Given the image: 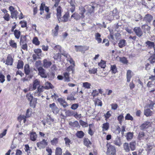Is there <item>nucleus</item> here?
<instances>
[{"label":"nucleus","mask_w":155,"mask_h":155,"mask_svg":"<svg viewBox=\"0 0 155 155\" xmlns=\"http://www.w3.org/2000/svg\"><path fill=\"white\" fill-rule=\"evenodd\" d=\"M26 97L29 101L30 106L33 108L35 107L36 104L37 103V98H34L32 94L29 93L27 94Z\"/></svg>","instance_id":"obj_1"},{"label":"nucleus","mask_w":155,"mask_h":155,"mask_svg":"<svg viewBox=\"0 0 155 155\" xmlns=\"http://www.w3.org/2000/svg\"><path fill=\"white\" fill-rule=\"evenodd\" d=\"M106 145L107 148L106 152L107 155H112L116 153V149L114 146L108 144Z\"/></svg>","instance_id":"obj_2"},{"label":"nucleus","mask_w":155,"mask_h":155,"mask_svg":"<svg viewBox=\"0 0 155 155\" xmlns=\"http://www.w3.org/2000/svg\"><path fill=\"white\" fill-rule=\"evenodd\" d=\"M37 147L40 149H43L45 147L48 145V142L47 140L43 139L42 141L37 143Z\"/></svg>","instance_id":"obj_3"},{"label":"nucleus","mask_w":155,"mask_h":155,"mask_svg":"<svg viewBox=\"0 0 155 155\" xmlns=\"http://www.w3.org/2000/svg\"><path fill=\"white\" fill-rule=\"evenodd\" d=\"M74 47L76 52L80 51L84 53L85 51L88 50L89 48V47L87 46L75 45Z\"/></svg>","instance_id":"obj_4"},{"label":"nucleus","mask_w":155,"mask_h":155,"mask_svg":"<svg viewBox=\"0 0 155 155\" xmlns=\"http://www.w3.org/2000/svg\"><path fill=\"white\" fill-rule=\"evenodd\" d=\"M149 81L147 84V86L148 88L152 87L155 84V75L154 76L151 75L149 78Z\"/></svg>","instance_id":"obj_5"},{"label":"nucleus","mask_w":155,"mask_h":155,"mask_svg":"<svg viewBox=\"0 0 155 155\" xmlns=\"http://www.w3.org/2000/svg\"><path fill=\"white\" fill-rule=\"evenodd\" d=\"M85 7L87 11L86 15H88V16L91 15V13L94 12V9L95 8L94 6L89 5H86Z\"/></svg>","instance_id":"obj_6"},{"label":"nucleus","mask_w":155,"mask_h":155,"mask_svg":"<svg viewBox=\"0 0 155 155\" xmlns=\"http://www.w3.org/2000/svg\"><path fill=\"white\" fill-rule=\"evenodd\" d=\"M49 107L54 114H57L58 113L59 109L56 106L54 103L50 104Z\"/></svg>","instance_id":"obj_7"},{"label":"nucleus","mask_w":155,"mask_h":155,"mask_svg":"<svg viewBox=\"0 0 155 155\" xmlns=\"http://www.w3.org/2000/svg\"><path fill=\"white\" fill-rule=\"evenodd\" d=\"M38 74L40 75L42 78H46L47 77V75L45 72V70L42 67H40L38 68Z\"/></svg>","instance_id":"obj_8"},{"label":"nucleus","mask_w":155,"mask_h":155,"mask_svg":"<svg viewBox=\"0 0 155 155\" xmlns=\"http://www.w3.org/2000/svg\"><path fill=\"white\" fill-rule=\"evenodd\" d=\"M69 15L68 13H65L63 16L61 17L58 18V20L59 22H66L68 20Z\"/></svg>","instance_id":"obj_9"},{"label":"nucleus","mask_w":155,"mask_h":155,"mask_svg":"<svg viewBox=\"0 0 155 155\" xmlns=\"http://www.w3.org/2000/svg\"><path fill=\"white\" fill-rule=\"evenodd\" d=\"M51 64V62L47 59H45L43 61V66L45 68L50 67Z\"/></svg>","instance_id":"obj_10"},{"label":"nucleus","mask_w":155,"mask_h":155,"mask_svg":"<svg viewBox=\"0 0 155 155\" xmlns=\"http://www.w3.org/2000/svg\"><path fill=\"white\" fill-rule=\"evenodd\" d=\"M151 126V124L150 122L147 121L143 124L140 127V129L141 130H143L145 129L148 128Z\"/></svg>","instance_id":"obj_11"},{"label":"nucleus","mask_w":155,"mask_h":155,"mask_svg":"<svg viewBox=\"0 0 155 155\" xmlns=\"http://www.w3.org/2000/svg\"><path fill=\"white\" fill-rule=\"evenodd\" d=\"M144 114L147 117L151 116L153 114V112L150 109L148 108L145 107V109L144 110Z\"/></svg>","instance_id":"obj_12"},{"label":"nucleus","mask_w":155,"mask_h":155,"mask_svg":"<svg viewBox=\"0 0 155 155\" xmlns=\"http://www.w3.org/2000/svg\"><path fill=\"white\" fill-rule=\"evenodd\" d=\"M153 17L150 14H147L145 15L143 20L147 23H150L153 20Z\"/></svg>","instance_id":"obj_13"},{"label":"nucleus","mask_w":155,"mask_h":155,"mask_svg":"<svg viewBox=\"0 0 155 155\" xmlns=\"http://www.w3.org/2000/svg\"><path fill=\"white\" fill-rule=\"evenodd\" d=\"M51 46L56 51L60 53L61 52V46L58 45H56L52 43L51 44Z\"/></svg>","instance_id":"obj_14"},{"label":"nucleus","mask_w":155,"mask_h":155,"mask_svg":"<svg viewBox=\"0 0 155 155\" xmlns=\"http://www.w3.org/2000/svg\"><path fill=\"white\" fill-rule=\"evenodd\" d=\"M134 30L136 35L138 37H140L142 35L143 32L140 27H135L134 28Z\"/></svg>","instance_id":"obj_15"},{"label":"nucleus","mask_w":155,"mask_h":155,"mask_svg":"<svg viewBox=\"0 0 155 155\" xmlns=\"http://www.w3.org/2000/svg\"><path fill=\"white\" fill-rule=\"evenodd\" d=\"M58 101L60 103V104L64 108L68 106V104L65 101L61 98H59L58 99Z\"/></svg>","instance_id":"obj_16"},{"label":"nucleus","mask_w":155,"mask_h":155,"mask_svg":"<svg viewBox=\"0 0 155 155\" xmlns=\"http://www.w3.org/2000/svg\"><path fill=\"white\" fill-rule=\"evenodd\" d=\"M40 84V82L37 80L35 79L33 82V87L31 89V91H34L36 89L37 87Z\"/></svg>","instance_id":"obj_17"},{"label":"nucleus","mask_w":155,"mask_h":155,"mask_svg":"<svg viewBox=\"0 0 155 155\" xmlns=\"http://www.w3.org/2000/svg\"><path fill=\"white\" fill-rule=\"evenodd\" d=\"M137 138L140 140H143L144 139L147 140L148 139V137L145 136L144 133L143 132H139L137 137Z\"/></svg>","instance_id":"obj_18"},{"label":"nucleus","mask_w":155,"mask_h":155,"mask_svg":"<svg viewBox=\"0 0 155 155\" xmlns=\"http://www.w3.org/2000/svg\"><path fill=\"white\" fill-rule=\"evenodd\" d=\"M13 63V59L9 54L7 57L6 61L5 64L8 65H12Z\"/></svg>","instance_id":"obj_19"},{"label":"nucleus","mask_w":155,"mask_h":155,"mask_svg":"<svg viewBox=\"0 0 155 155\" xmlns=\"http://www.w3.org/2000/svg\"><path fill=\"white\" fill-rule=\"evenodd\" d=\"M146 46L148 48H153L155 46V43L154 42H151V41H147L145 42Z\"/></svg>","instance_id":"obj_20"},{"label":"nucleus","mask_w":155,"mask_h":155,"mask_svg":"<svg viewBox=\"0 0 155 155\" xmlns=\"http://www.w3.org/2000/svg\"><path fill=\"white\" fill-rule=\"evenodd\" d=\"M126 41L124 39L120 40L118 43V46L120 48H122L126 46Z\"/></svg>","instance_id":"obj_21"},{"label":"nucleus","mask_w":155,"mask_h":155,"mask_svg":"<svg viewBox=\"0 0 155 155\" xmlns=\"http://www.w3.org/2000/svg\"><path fill=\"white\" fill-rule=\"evenodd\" d=\"M69 124L70 126L73 127H77L79 126L78 122L77 121L74 122L69 121Z\"/></svg>","instance_id":"obj_22"},{"label":"nucleus","mask_w":155,"mask_h":155,"mask_svg":"<svg viewBox=\"0 0 155 155\" xmlns=\"http://www.w3.org/2000/svg\"><path fill=\"white\" fill-rule=\"evenodd\" d=\"M37 135L35 132H32L30 133V138L32 141H35L37 139Z\"/></svg>","instance_id":"obj_23"},{"label":"nucleus","mask_w":155,"mask_h":155,"mask_svg":"<svg viewBox=\"0 0 155 155\" xmlns=\"http://www.w3.org/2000/svg\"><path fill=\"white\" fill-rule=\"evenodd\" d=\"M44 88L45 89H52L54 87L51 84L48 82H46L44 86Z\"/></svg>","instance_id":"obj_24"},{"label":"nucleus","mask_w":155,"mask_h":155,"mask_svg":"<svg viewBox=\"0 0 155 155\" xmlns=\"http://www.w3.org/2000/svg\"><path fill=\"white\" fill-rule=\"evenodd\" d=\"M101 35L99 33H95V38L98 43H101L102 41V39L101 38Z\"/></svg>","instance_id":"obj_25"},{"label":"nucleus","mask_w":155,"mask_h":155,"mask_svg":"<svg viewBox=\"0 0 155 155\" xmlns=\"http://www.w3.org/2000/svg\"><path fill=\"white\" fill-rule=\"evenodd\" d=\"M79 10L80 11L79 13L81 15V18H84V14L85 12V8L82 6H81L79 7Z\"/></svg>","instance_id":"obj_26"},{"label":"nucleus","mask_w":155,"mask_h":155,"mask_svg":"<svg viewBox=\"0 0 155 155\" xmlns=\"http://www.w3.org/2000/svg\"><path fill=\"white\" fill-rule=\"evenodd\" d=\"M65 114L66 117H71L74 115L75 112L71 110H65Z\"/></svg>","instance_id":"obj_27"},{"label":"nucleus","mask_w":155,"mask_h":155,"mask_svg":"<svg viewBox=\"0 0 155 155\" xmlns=\"http://www.w3.org/2000/svg\"><path fill=\"white\" fill-rule=\"evenodd\" d=\"M57 16V18H60L61 16V8L60 6H58L56 9Z\"/></svg>","instance_id":"obj_28"},{"label":"nucleus","mask_w":155,"mask_h":155,"mask_svg":"<svg viewBox=\"0 0 155 155\" xmlns=\"http://www.w3.org/2000/svg\"><path fill=\"white\" fill-rule=\"evenodd\" d=\"M131 71L130 70H128L127 72V81L129 82L130 81V78L132 77L131 75Z\"/></svg>","instance_id":"obj_29"},{"label":"nucleus","mask_w":155,"mask_h":155,"mask_svg":"<svg viewBox=\"0 0 155 155\" xmlns=\"http://www.w3.org/2000/svg\"><path fill=\"white\" fill-rule=\"evenodd\" d=\"M71 18H74V19L76 20H79L81 18V16H80L78 13L76 12L73 14L71 15Z\"/></svg>","instance_id":"obj_30"},{"label":"nucleus","mask_w":155,"mask_h":155,"mask_svg":"<svg viewBox=\"0 0 155 155\" xmlns=\"http://www.w3.org/2000/svg\"><path fill=\"white\" fill-rule=\"evenodd\" d=\"M64 77V78L65 81L67 82L70 81L69 79V73L68 72H66L63 74Z\"/></svg>","instance_id":"obj_31"},{"label":"nucleus","mask_w":155,"mask_h":155,"mask_svg":"<svg viewBox=\"0 0 155 155\" xmlns=\"http://www.w3.org/2000/svg\"><path fill=\"white\" fill-rule=\"evenodd\" d=\"M142 28L143 29H144V32L145 33H148L150 29V27L148 26L147 25H144L142 26Z\"/></svg>","instance_id":"obj_32"},{"label":"nucleus","mask_w":155,"mask_h":155,"mask_svg":"<svg viewBox=\"0 0 155 155\" xmlns=\"http://www.w3.org/2000/svg\"><path fill=\"white\" fill-rule=\"evenodd\" d=\"M76 135L78 138H81L84 136V134L82 131H78L76 133Z\"/></svg>","instance_id":"obj_33"},{"label":"nucleus","mask_w":155,"mask_h":155,"mask_svg":"<svg viewBox=\"0 0 155 155\" xmlns=\"http://www.w3.org/2000/svg\"><path fill=\"white\" fill-rule=\"evenodd\" d=\"M24 70L25 74L27 75L29 74L30 72L29 66L28 64H26L25 66Z\"/></svg>","instance_id":"obj_34"},{"label":"nucleus","mask_w":155,"mask_h":155,"mask_svg":"<svg viewBox=\"0 0 155 155\" xmlns=\"http://www.w3.org/2000/svg\"><path fill=\"white\" fill-rule=\"evenodd\" d=\"M26 116L23 115H21L18 117V120L19 121H21L22 120H23L24 122L25 123L26 121Z\"/></svg>","instance_id":"obj_35"},{"label":"nucleus","mask_w":155,"mask_h":155,"mask_svg":"<svg viewBox=\"0 0 155 155\" xmlns=\"http://www.w3.org/2000/svg\"><path fill=\"white\" fill-rule=\"evenodd\" d=\"M109 124L108 123H105L103 124L102 128L103 131L107 130L109 128Z\"/></svg>","instance_id":"obj_36"},{"label":"nucleus","mask_w":155,"mask_h":155,"mask_svg":"<svg viewBox=\"0 0 155 155\" xmlns=\"http://www.w3.org/2000/svg\"><path fill=\"white\" fill-rule=\"evenodd\" d=\"M133 133L130 132L127 133L126 135V138L128 140H130L133 138Z\"/></svg>","instance_id":"obj_37"},{"label":"nucleus","mask_w":155,"mask_h":155,"mask_svg":"<svg viewBox=\"0 0 155 155\" xmlns=\"http://www.w3.org/2000/svg\"><path fill=\"white\" fill-rule=\"evenodd\" d=\"M14 34L15 37L17 39H19L20 37L21 33L20 31L17 30H15L14 31Z\"/></svg>","instance_id":"obj_38"},{"label":"nucleus","mask_w":155,"mask_h":155,"mask_svg":"<svg viewBox=\"0 0 155 155\" xmlns=\"http://www.w3.org/2000/svg\"><path fill=\"white\" fill-rule=\"evenodd\" d=\"M114 143L115 145L119 147L122 144L119 138L116 139L114 141Z\"/></svg>","instance_id":"obj_39"},{"label":"nucleus","mask_w":155,"mask_h":155,"mask_svg":"<svg viewBox=\"0 0 155 155\" xmlns=\"http://www.w3.org/2000/svg\"><path fill=\"white\" fill-rule=\"evenodd\" d=\"M66 70L69 73L70 71H72V73H73L74 71V66L72 65L69 66L67 68Z\"/></svg>","instance_id":"obj_40"},{"label":"nucleus","mask_w":155,"mask_h":155,"mask_svg":"<svg viewBox=\"0 0 155 155\" xmlns=\"http://www.w3.org/2000/svg\"><path fill=\"white\" fill-rule=\"evenodd\" d=\"M91 84L88 82H83V87L85 88L89 89L90 88Z\"/></svg>","instance_id":"obj_41"},{"label":"nucleus","mask_w":155,"mask_h":155,"mask_svg":"<svg viewBox=\"0 0 155 155\" xmlns=\"http://www.w3.org/2000/svg\"><path fill=\"white\" fill-rule=\"evenodd\" d=\"M18 12L16 11H14L11 12V17L12 18H15L17 19V15Z\"/></svg>","instance_id":"obj_42"},{"label":"nucleus","mask_w":155,"mask_h":155,"mask_svg":"<svg viewBox=\"0 0 155 155\" xmlns=\"http://www.w3.org/2000/svg\"><path fill=\"white\" fill-rule=\"evenodd\" d=\"M9 43L10 45L12 47L16 48H17V44L15 43L14 40H11L9 41Z\"/></svg>","instance_id":"obj_43"},{"label":"nucleus","mask_w":155,"mask_h":155,"mask_svg":"<svg viewBox=\"0 0 155 155\" xmlns=\"http://www.w3.org/2000/svg\"><path fill=\"white\" fill-rule=\"evenodd\" d=\"M84 145L87 147L89 146L91 144L90 141L87 138H85L84 139Z\"/></svg>","instance_id":"obj_44"},{"label":"nucleus","mask_w":155,"mask_h":155,"mask_svg":"<svg viewBox=\"0 0 155 155\" xmlns=\"http://www.w3.org/2000/svg\"><path fill=\"white\" fill-rule=\"evenodd\" d=\"M62 153V149L59 147L56 148L55 151V155H61Z\"/></svg>","instance_id":"obj_45"},{"label":"nucleus","mask_w":155,"mask_h":155,"mask_svg":"<svg viewBox=\"0 0 155 155\" xmlns=\"http://www.w3.org/2000/svg\"><path fill=\"white\" fill-rule=\"evenodd\" d=\"M98 65L101 68H104L106 66V62L105 61L101 60V61L99 63Z\"/></svg>","instance_id":"obj_46"},{"label":"nucleus","mask_w":155,"mask_h":155,"mask_svg":"<svg viewBox=\"0 0 155 155\" xmlns=\"http://www.w3.org/2000/svg\"><path fill=\"white\" fill-rule=\"evenodd\" d=\"M33 43L36 45H38L40 44V42L36 37L34 38L32 41Z\"/></svg>","instance_id":"obj_47"},{"label":"nucleus","mask_w":155,"mask_h":155,"mask_svg":"<svg viewBox=\"0 0 155 155\" xmlns=\"http://www.w3.org/2000/svg\"><path fill=\"white\" fill-rule=\"evenodd\" d=\"M51 144L53 145H56L58 143V139L54 138L51 141Z\"/></svg>","instance_id":"obj_48"},{"label":"nucleus","mask_w":155,"mask_h":155,"mask_svg":"<svg viewBox=\"0 0 155 155\" xmlns=\"http://www.w3.org/2000/svg\"><path fill=\"white\" fill-rule=\"evenodd\" d=\"M67 60L68 61H69L71 64H72L73 65L72 66H75V62L70 56L68 57V58L67 59Z\"/></svg>","instance_id":"obj_49"},{"label":"nucleus","mask_w":155,"mask_h":155,"mask_svg":"<svg viewBox=\"0 0 155 155\" xmlns=\"http://www.w3.org/2000/svg\"><path fill=\"white\" fill-rule=\"evenodd\" d=\"M120 61L124 64H127L128 63V61L124 57L120 58Z\"/></svg>","instance_id":"obj_50"},{"label":"nucleus","mask_w":155,"mask_h":155,"mask_svg":"<svg viewBox=\"0 0 155 155\" xmlns=\"http://www.w3.org/2000/svg\"><path fill=\"white\" fill-rule=\"evenodd\" d=\"M124 149L125 151L128 152L130 150V149L129 146V144L127 143H125L124 144Z\"/></svg>","instance_id":"obj_51"},{"label":"nucleus","mask_w":155,"mask_h":155,"mask_svg":"<svg viewBox=\"0 0 155 155\" xmlns=\"http://www.w3.org/2000/svg\"><path fill=\"white\" fill-rule=\"evenodd\" d=\"M135 142H132L130 143V146L131 150L132 151L134 150L135 148Z\"/></svg>","instance_id":"obj_52"},{"label":"nucleus","mask_w":155,"mask_h":155,"mask_svg":"<svg viewBox=\"0 0 155 155\" xmlns=\"http://www.w3.org/2000/svg\"><path fill=\"white\" fill-rule=\"evenodd\" d=\"M44 86L39 85L37 88L36 91L39 92L41 93L44 91Z\"/></svg>","instance_id":"obj_53"},{"label":"nucleus","mask_w":155,"mask_h":155,"mask_svg":"<svg viewBox=\"0 0 155 155\" xmlns=\"http://www.w3.org/2000/svg\"><path fill=\"white\" fill-rule=\"evenodd\" d=\"M111 70L112 71V72L113 73L115 74L117 71V69L116 65H111Z\"/></svg>","instance_id":"obj_54"},{"label":"nucleus","mask_w":155,"mask_h":155,"mask_svg":"<svg viewBox=\"0 0 155 155\" xmlns=\"http://www.w3.org/2000/svg\"><path fill=\"white\" fill-rule=\"evenodd\" d=\"M26 40V36L22 35L21 36L20 38V42L23 43H25Z\"/></svg>","instance_id":"obj_55"},{"label":"nucleus","mask_w":155,"mask_h":155,"mask_svg":"<svg viewBox=\"0 0 155 155\" xmlns=\"http://www.w3.org/2000/svg\"><path fill=\"white\" fill-rule=\"evenodd\" d=\"M155 103L153 101H151L150 104H149L147 105L146 106L147 108H150V109H152Z\"/></svg>","instance_id":"obj_56"},{"label":"nucleus","mask_w":155,"mask_h":155,"mask_svg":"<svg viewBox=\"0 0 155 155\" xmlns=\"http://www.w3.org/2000/svg\"><path fill=\"white\" fill-rule=\"evenodd\" d=\"M64 140L65 141V143L66 146H70V143L71 142V140L68 137H65L64 138Z\"/></svg>","instance_id":"obj_57"},{"label":"nucleus","mask_w":155,"mask_h":155,"mask_svg":"<svg viewBox=\"0 0 155 155\" xmlns=\"http://www.w3.org/2000/svg\"><path fill=\"white\" fill-rule=\"evenodd\" d=\"M147 149L146 150L148 151L147 154H149L150 153V151L152 150V146L151 145L148 144H147Z\"/></svg>","instance_id":"obj_58"},{"label":"nucleus","mask_w":155,"mask_h":155,"mask_svg":"<svg viewBox=\"0 0 155 155\" xmlns=\"http://www.w3.org/2000/svg\"><path fill=\"white\" fill-rule=\"evenodd\" d=\"M23 63L22 61H19L17 64V68L18 69L22 68L23 67Z\"/></svg>","instance_id":"obj_59"},{"label":"nucleus","mask_w":155,"mask_h":155,"mask_svg":"<svg viewBox=\"0 0 155 155\" xmlns=\"http://www.w3.org/2000/svg\"><path fill=\"white\" fill-rule=\"evenodd\" d=\"M79 105L78 104H74L72 105L71 107V109L73 110L76 109L78 107Z\"/></svg>","instance_id":"obj_60"},{"label":"nucleus","mask_w":155,"mask_h":155,"mask_svg":"<svg viewBox=\"0 0 155 155\" xmlns=\"http://www.w3.org/2000/svg\"><path fill=\"white\" fill-rule=\"evenodd\" d=\"M34 52L36 53L38 56H39V54L41 52V49L38 48L35 49L34 50Z\"/></svg>","instance_id":"obj_61"},{"label":"nucleus","mask_w":155,"mask_h":155,"mask_svg":"<svg viewBox=\"0 0 155 155\" xmlns=\"http://www.w3.org/2000/svg\"><path fill=\"white\" fill-rule=\"evenodd\" d=\"M97 69L95 68H93L89 70V72L90 74H95L97 73Z\"/></svg>","instance_id":"obj_62"},{"label":"nucleus","mask_w":155,"mask_h":155,"mask_svg":"<svg viewBox=\"0 0 155 155\" xmlns=\"http://www.w3.org/2000/svg\"><path fill=\"white\" fill-rule=\"evenodd\" d=\"M125 119L126 120H132L133 119V118L132 116H131L129 114H127V115L125 117Z\"/></svg>","instance_id":"obj_63"},{"label":"nucleus","mask_w":155,"mask_h":155,"mask_svg":"<svg viewBox=\"0 0 155 155\" xmlns=\"http://www.w3.org/2000/svg\"><path fill=\"white\" fill-rule=\"evenodd\" d=\"M5 80V76L2 74H0V81L2 83H3Z\"/></svg>","instance_id":"obj_64"}]
</instances>
